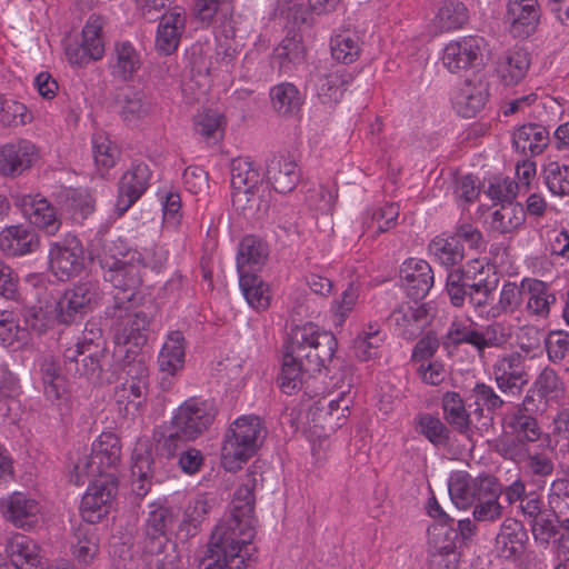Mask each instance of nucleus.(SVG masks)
Wrapping results in <instances>:
<instances>
[{
    "label": "nucleus",
    "instance_id": "nucleus-53",
    "mask_svg": "<svg viewBox=\"0 0 569 569\" xmlns=\"http://www.w3.org/2000/svg\"><path fill=\"white\" fill-rule=\"evenodd\" d=\"M270 98L273 109L283 116L297 112L301 106L300 92L290 82L274 86L270 91Z\"/></svg>",
    "mask_w": 569,
    "mask_h": 569
},
{
    "label": "nucleus",
    "instance_id": "nucleus-61",
    "mask_svg": "<svg viewBox=\"0 0 569 569\" xmlns=\"http://www.w3.org/2000/svg\"><path fill=\"white\" fill-rule=\"evenodd\" d=\"M472 396L475 397L476 405L473 413L480 417L483 416L485 410L492 415L506 405V401L495 389L483 382L476 383L472 389Z\"/></svg>",
    "mask_w": 569,
    "mask_h": 569
},
{
    "label": "nucleus",
    "instance_id": "nucleus-25",
    "mask_svg": "<svg viewBox=\"0 0 569 569\" xmlns=\"http://www.w3.org/2000/svg\"><path fill=\"white\" fill-rule=\"evenodd\" d=\"M490 475L472 477L467 471L451 473L448 481L449 496L452 503L459 509H468L475 505L478 495L482 491L480 487L488 482Z\"/></svg>",
    "mask_w": 569,
    "mask_h": 569
},
{
    "label": "nucleus",
    "instance_id": "nucleus-41",
    "mask_svg": "<svg viewBox=\"0 0 569 569\" xmlns=\"http://www.w3.org/2000/svg\"><path fill=\"white\" fill-rule=\"evenodd\" d=\"M313 373L307 370L302 361L292 353L291 347L287 345L279 377L281 390L287 395L293 393L302 387L306 378Z\"/></svg>",
    "mask_w": 569,
    "mask_h": 569
},
{
    "label": "nucleus",
    "instance_id": "nucleus-44",
    "mask_svg": "<svg viewBox=\"0 0 569 569\" xmlns=\"http://www.w3.org/2000/svg\"><path fill=\"white\" fill-rule=\"evenodd\" d=\"M29 340V331L20 325L17 315L11 310L0 309V346L18 350Z\"/></svg>",
    "mask_w": 569,
    "mask_h": 569
},
{
    "label": "nucleus",
    "instance_id": "nucleus-43",
    "mask_svg": "<svg viewBox=\"0 0 569 569\" xmlns=\"http://www.w3.org/2000/svg\"><path fill=\"white\" fill-rule=\"evenodd\" d=\"M429 254L436 262L446 267L453 268L461 263L465 258L463 246L456 237H436L428 246Z\"/></svg>",
    "mask_w": 569,
    "mask_h": 569
},
{
    "label": "nucleus",
    "instance_id": "nucleus-34",
    "mask_svg": "<svg viewBox=\"0 0 569 569\" xmlns=\"http://www.w3.org/2000/svg\"><path fill=\"white\" fill-rule=\"evenodd\" d=\"M482 491L478 495L473 508V518L480 522H493L502 517L503 508L499 502L501 487L496 477L491 476L487 483L480 487Z\"/></svg>",
    "mask_w": 569,
    "mask_h": 569
},
{
    "label": "nucleus",
    "instance_id": "nucleus-57",
    "mask_svg": "<svg viewBox=\"0 0 569 569\" xmlns=\"http://www.w3.org/2000/svg\"><path fill=\"white\" fill-rule=\"evenodd\" d=\"M41 376L47 399L52 402L59 400L66 391V386L59 366L52 358H46L41 362Z\"/></svg>",
    "mask_w": 569,
    "mask_h": 569
},
{
    "label": "nucleus",
    "instance_id": "nucleus-59",
    "mask_svg": "<svg viewBox=\"0 0 569 569\" xmlns=\"http://www.w3.org/2000/svg\"><path fill=\"white\" fill-rule=\"evenodd\" d=\"M509 427L517 436L519 442H535L541 436V429L533 415L516 410L510 417Z\"/></svg>",
    "mask_w": 569,
    "mask_h": 569
},
{
    "label": "nucleus",
    "instance_id": "nucleus-36",
    "mask_svg": "<svg viewBox=\"0 0 569 569\" xmlns=\"http://www.w3.org/2000/svg\"><path fill=\"white\" fill-rule=\"evenodd\" d=\"M517 151L525 156L541 154L549 143V131L538 123H528L519 127L512 136Z\"/></svg>",
    "mask_w": 569,
    "mask_h": 569
},
{
    "label": "nucleus",
    "instance_id": "nucleus-64",
    "mask_svg": "<svg viewBox=\"0 0 569 569\" xmlns=\"http://www.w3.org/2000/svg\"><path fill=\"white\" fill-rule=\"evenodd\" d=\"M351 76L336 71L323 76L319 79V96L327 98L329 101H338L346 86L349 83Z\"/></svg>",
    "mask_w": 569,
    "mask_h": 569
},
{
    "label": "nucleus",
    "instance_id": "nucleus-17",
    "mask_svg": "<svg viewBox=\"0 0 569 569\" xmlns=\"http://www.w3.org/2000/svg\"><path fill=\"white\" fill-rule=\"evenodd\" d=\"M151 171L144 163L133 164L127 170L118 183L116 210L119 216L128 211L140 199L149 187Z\"/></svg>",
    "mask_w": 569,
    "mask_h": 569
},
{
    "label": "nucleus",
    "instance_id": "nucleus-45",
    "mask_svg": "<svg viewBox=\"0 0 569 569\" xmlns=\"http://www.w3.org/2000/svg\"><path fill=\"white\" fill-rule=\"evenodd\" d=\"M130 306L128 303V310H123L126 316L122 322L121 339L126 345L132 343L140 347L147 342L150 317L142 310L130 312Z\"/></svg>",
    "mask_w": 569,
    "mask_h": 569
},
{
    "label": "nucleus",
    "instance_id": "nucleus-46",
    "mask_svg": "<svg viewBox=\"0 0 569 569\" xmlns=\"http://www.w3.org/2000/svg\"><path fill=\"white\" fill-rule=\"evenodd\" d=\"M468 20L469 12L463 2L447 0L433 18V24L440 32H447L462 28Z\"/></svg>",
    "mask_w": 569,
    "mask_h": 569
},
{
    "label": "nucleus",
    "instance_id": "nucleus-1",
    "mask_svg": "<svg viewBox=\"0 0 569 569\" xmlns=\"http://www.w3.org/2000/svg\"><path fill=\"white\" fill-rule=\"evenodd\" d=\"M256 478L247 475L234 491L230 515L221 520L211 533L207 555L199 569H250L256 548L251 542L256 535L254 523Z\"/></svg>",
    "mask_w": 569,
    "mask_h": 569
},
{
    "label": "nucleus",
    "instance_id": "nucleus-7",
    "mask_svg": "<svg viewBox=\"0 0 569 569\" xmlns=\"http://www.w3.org/2000/svg\"><path fill=\"white\" fill-rule=\"evenodd\" d=\"M102 298L100 283L86 279L64 291L56 306L57 320L62 325H72L91 312Z\"/></svg>",
    "mask_w": 569,
    "mask_h": 569
},
{
    "label": "nucleus",
    "instance_id": "nucleus-51",
    "mask_svg": "<svg viewBox=\"0 0 569 569\" xmlns=\"http://www.w3.org/2000/svg\"><path fill=\"white\" fill-rule=\"evenodd\" d=\"M76 542L72 543V555L76 560L84 566L90 565L99 552V539L94 529L79 527L74 533Z\"/></svg>",
    "mask_w": 569,
    "mask_h": 569
},
{
    "label": "nucleus",
    "instance_id": "nucleus-48",
    "mask_svg": "<svg viewBox=\"0 0 569 569\" xmlns=\"http://www.w3.org/2000/svg\"><path fill=\"white\" fill-rule=\"evenodd\" d=\"M231 187L232 189H259L262 178L259 169L247 157H238L231 160Z\"/></svg>",
    "mask_w": 569,
    "mask_h": 569
},
{
    "label": "nucleus",
    "instance_id": "nucleus-13",
    "mask_svg": "<svg viewBox=\"0 0 569 569\" xmlns=\"http://www.w3.org/2000/svg\"><path fill=\"white\" fill-rule=\"evenodd\" d=\"M431 320L430 309L426 303L402 302L389 316V322L403 339L418 337Z\"/></svg>",
    "mask_w": 569,
    "mask_h": 569
},
{
    "label": "nucleus",
    "instance_id": "nucleus-49",
    "mask_svg": "<svg viewBox=\"0 0 569 569\" xmlns=\"http://www.w3.org/2000/svg\"><path fill=\"white\" fill-rule=\"evenodd\" d=\"M239 286L253 309L266 310L270 306L269 288L256 273L239 276Z\"/></svg>",
    "mask_w": 569,
    "mask_h": 569
},
{
    "label": "nucleus",
    "instance_id": "nucleus-20",
    "mask_svg": "<svg viewBox=\"0 0 569 569\" xmlns=\"http://www.w3.org/2000/svg\"><path fill=\"white\" fill-rule=\"evenodd\" d=\"M38 149L29 140L21 139L0 147V174L16 177L23 173L38 159Z\"/></svg>",
    "mask_w": 569,
    "mask_h": 569
},
{
    "label": "nucleus",
    "instance_id": "nucleus-19",
    "mask_svg": "<svg viewBox=\"0 0 569 569\" xmlns=\"http://www.w3.org/2000/svg\"><path fill=\"white\" fill-rule=\"evenodd\" d=\"M541 10L538 0H509L505 22L516 38H527L536 30Z\"/></svg>",
    "mask_w": 569,
    "mask_h": 569
},
{
    "label": "nucleus",
    "instance_id": "nucleus-60",
    "mask_svg": "<svg viewBox=\"0 0 569 569\" xmlns=\"http://www.w3.org/2000/svg\"><path fill=\"white\" fill-rule=\"evenodd\" d=\"M531 387L548 401L557 400L565 391L562 380L550 367H546L539 372Z\"/></svg>",
    "mask_w": 569,
    "mask_h": 569
},
{
    "label": "nucleus",
    "instance_id": "nucleus-35",
    "mask_svg": "<svg viewBox=\"0 0 569 569\" xmlns=\"http://www.w3.org/2000/svg\"><path fill=\"white\" fill-rule=\"evenodd\" d=\"M184 357L186 342L182 332H170L158 356V366L163 378L176 376L184 366Z\"/></svg>",
    "mask_w": 569,
    "mask_h": 569
},
{
    "label": "nucleus",
    "instance_id": "nucleus-16",
    "mask_svg": "<svg viewBox=\"0 0 569 569\" xmlns=\"http://www.w3.org/2000/svg\"><path fill=\"white\" fill-rule=\"evenodd\" d=\"M14 202L31 224L49 236H54L59 231L61 221L56 208L46 198L39 194H21L16 197Z\"/></svg>",
    "mask_w": 569,
    "mask_h": 569
},
{
    "label": "nucleus",
    "instance_id": "nucleus-5",
    "mask_svg": "<svg viewBox=\"0 0 569 569\" xmlns=\"http://www.w3.org/2000/svg\"><path fill=\"white\" fill-rule=\"evenodd\" d=\"M164 260L166 257L161 252L158 262L150 264L146 262L141 252H132V258L124 259L120 261V263L101 268L104 281L119 290L118 295L114 297V307L119 312H121V310H128V303H131L136 297V292L142 282L140 269L151 267L158 270L161 268ZM118 317L122 318V315L119 313Z\"/></svg>",
    "mask_w": 569,
    "mask_h": 569
},
{
    "label": "nucleus",
    "instance_id": "nucleus-3",
    "mask_svg": "<svg viewBox=\"0 0 569 569\" xmlns=\"http://www.w3.org/2000/svg\"><path fill=\"white\" fill-rule=\"evenodd\" d=\"M288 345L307 370L313 372L328 368L338 346L333 333L321 330L311 322L293 328Z\"/></svg>",
    "mask_w": 569,
    "mask_h": 569
},
{
    "label": "nucleus",
    "instance_id": "nucleus-52",
    "mask_svg": "<svg viewBox=\"0 0 569 569\" xmlns=\"http://www.w3.org/2000/svg\"><path fill=\"white\" fill-rule=\"evenodd\" d=\"M473 276L463 268L450 269L446 278V292L453 307L460 308L465 305L472 284Z\"/></svg>",
    "mask_w": 569,
    "mask_h": 569
},
{
    "label": "nucleus",
    "instance_id": "nucleus-18",
    "mask_svg": "<svg viewBox=\"0 0 569 569\" xmlns=\"http://www.w3.org/2000/svg\"><path fill=\"white\" fill-rule=\"evenodd\" d=\"M482 42L483 40L478 37H465L449 42L442 54L443 66L450 72H459L479 66Z\"/></svg>",
    "mask_w": 569,
    "mask_h": 569
},
{
    "label": "nucleus",
    "instance_id": "nucleus-24",
    "mask_svg": "<svg viewBox=\"0 0 569 569\" xmlns=\"http://www.w3.org/2000/svg\"><path fill=\"white\" fill-rule=\"evenodd\" d=\"M400 278L409 297L423 299L433 286V271L426 260L408 259L400 269Z\"/></svg>",
    "mask_w": 569,
    "mask_h": 569
},
{
    "label": "nucleus",
    "instance_id": "nucleus-33",
    "mask_svg": "<svg viewBox=\"0 0 569 569\" xmlns=\"http://www.w3.org/2000/svg\"><path fill=\"white\" fill-rule=\"evenodd\" d=\"M483 273V266L480 264V269L473 273L472 284H470V291H468V300L480 318L487 320L496 319V315L491 312L493 303H490V301L492 300L498 280L489 281L482 277Z\"/></svg>",
    "mask_w": 569,
    "mask_h": 569
},
{
    "label": "nucleus",
    "instance_id": "nucleus-26",
    "mask_svg": "<svg viewBox=\"0 0 569 569\" xmlns=\"http://www.w3.org/2000/svg\"><path fill=\"white\" fill-rule=\"evenodd\" d=\"M457 538L458 532L452 525H435L429 529V552L432 557L442 558L438 563H443L447 569H456L459 562Z\"/></svg>",
    "mask_w": 569,
    "mask_h": 569
},
{
    "label": "nucleus",
    "instance_id": "nucleus-54",
    "mask_svg": "<svg viewBox=\"0 0 569 569\" xmlns=\"http://www.w3.org/2000/svg\"><path fill=\"white\" fill-rule=\"evenodd\" d=\"M416 431L426 437L433 446H446L450 440V430L436 416L420 413L416 418Z\"/></svg>",
    "mask_w": 569,
    "mask_h": 569
},
{
    "label": "nucleus",
    "instance_id": "nucleus-14",
    "mask_svg": "<svg viewBox=\"0 0 569 569\" xmlns=\"http://www.w3.org/2000/svg\"><path fill=\"white\" fill-rule=\"evenodd\" d=\"M106 357L107 355H101L98 346L89 347L87 351L67 348L63 352L64 371L73 378L97 381L101 378Z\"/></svg>",
    "mask_w": 569,
    "mask_h": 569
},
{
    "label": "nucleus",
    "instance_id": "nucleus-29",
    "mask_svg": "<svg viewBox=\"0 0 569 569\" xmlns=\"http://www.w3.org/2000/svg\"><path fill=\"white\" fill-rule=\"evenodd\" d=\"M488 97V83L486 81L465 80L453 96V106L462 117L472 118L483 109Z\"/></svg>",
    "mask_w": 569,
    "mask_h": 569
},
{
    "label": "nucleus",
    "instance_id": "nucleus-22",
    "mask_svg": "<svg viewBox=\"0 0 569 569\" xmlns=\"http://www.w3.org/2000/svg\"><path fill=\"white\" fill-rule=\"evenodd\" d=\"M186 22V13L181 8H173L161 16L154 43L159 53L169 56L177 51Z\"/></svg>",
    "mask_w": 569,
    "mask_h": 569
},
{
    "label": "nucleus",
    "instance_id": "nucleus-63",
    "mask_svg": "<svg viewBox=\"0 0 569 569\" xmlns=\"http://www.w3.org/2000/svg\"><path fill=\"white\" fill-rule=\"evenodd\" d=\"M523 300L522 287H517L513 282H507L502 286L499 300L493 303L492 315L499 318L503 313L513 312L518 309Z\"/></svg>",
    "mask_w": 569,
    "mask_h": 569
},
{
    "label": "nucleus",
    "instance_id": "nucleus-8",
    "mask_svg": "<svg viewBox=\"0 0 569 569\" xmlns=\"http://www.w3.org/2000/svg\"><path fill=\"white\" fill-rule=\"evenodd\" d=\"M89 487L82 497L80 515L90 525L99 522L110 510L118 493L116 472L94 473L84 478Z\"/></svg>",
    "mask_w": 569,
    "mask_h": 569
},
{
    "label": "nucleus",
    "instance_id": "nucleus-38",
    "mask_svg": "<svg viewBox=\"0 0 569 569\" xmlns=\"http://www.w3.org/2000/svg\"><path fill=\"white\" fill-rule=\"evenodd\" d=\"M530 63L527 51L520 49L508 51L498 59L496 72L505 86H515L526 77Z\"/></svg>",
    "mask_w": 569,
    "mask_h": 569
},
{
    "label": "nucleus",
    "instance_id": "nucleus-31",
    "mask_svg": "<svg viewBox=\"0 0 569 569\" xmlns=\"http://www.w3.org/2000/svg\"><path fill=\"white\" fill-rule=\"evenodd\" d=\"M528 535L522 523L513 518H507L496 537V548L505 559L520 557L525 551Z\"/></svg>",
    "mask_w": 569,
    "mask_h": 569
},
{
    "label": "nucleus",
    "instance_id": "nucleus-56",
    "mask_svg": "<svg viewBox=\"0 0 569 569\" xmlns=\"http://www.w3.org/2000/svg\"><path fill=\"white\" fill-rule=\"evenodd\" d=\"M99 242L101 251L98 253V259L101 268L120 263L124 259L132 258V252H139L129 248L128 243L120 237L99 239Z\"/></svg>",
    "mask_w": 569,
    "mask_h": 569
},
{
    "label": "nucleus",
    "instance_id": "nucleus-27",
    "mask_svg": "<svg viewBox=\"0 0 569 569\" xmlns=\"http://www.w3.org/2000/svg\"><path fill=\"white\" fill-rule=\"evenodd\" d=\"M141 64V54L130 41L114 42L109 61V70L116 80L122 82L132 80L140 70Z\"/></svg>",
    "mask_w": 569,
    "mask_h": 569
},
{
    "label": "nucleus",
    "instance_id": "nucleus-9",
    "mask_svg": "<svg viewBox=\"0 0 569 569\" xmlns=\"http://www.w3.org/2000/svg\"><path fill=\"white\" fill-rule=\"evenodd\" d=\"M214 417L216 408L211 401L191 397L174 411L171 428L184 439L194 440L208 430Z\"/></svg>",
    "mask_w": 569,
    "mask_h": 569
},
{
    "label": "nucleus",
    "instance_id": "nucleus-39",
    "mask_svg": "<svg viewBox=\"0 0 569 569\" xmlns=\"http://www.w3.org/2000/svg\"><path fill=\"white\" fill-rule=\"evenodd\" d=\"M268 252L266 244L254 236L244 237L239 243L237 270L239 276L252 274L264 263Z\"/></svg>",
    "mask_w": 569,
    "mask_h": 569
},
{
    "label": "nucleus",
    "instance_id": "nucleus-10",
    "mask_svg": "<svg viewBox=\"0 0 569 569\" xmlns=\"http://www.w3.org/2000/svg\"><path fill=\"white\" fill-rule=\"evenodd\" d=\"M104 19L91 14L87 20L81 36V42H71L66 48V56L71 64L83 67L90 62L101 60L106 51Z\"/></svg>",
    "mask_w": 569,
    "mask_h": 569
},
{
    "label": "nucleus",
    "instance_id": "nucleus-11",
    "mask_svg": "<svg viewBox=\"0 0 569 569\" xmlns=\"http://www.w3.org/2000/svg\"><path fill=\"white\" fill-rule=\"evenodd\" d=\"M49 266L60 281L77 277L84 267L80 240L76 236L68 234L62 241L53 242L49 251Z\"/></svg>",
    "mask_w": 569,
    "mask_h": 569
},
{
    "label": "nucleus",
    "instance_id": "nucleus-32",
    "mask_svg": "<svg viewBox=\"0 0 569 569\" xmlns=\"http://www.w3.org/2000/svg\"><path fill=\"white\" fill-rule=\"evenodd\" d=\"M523 297L527 298V310L530 315L547 318L550 308L556 303V295L550 286L535 278H525L521 281Z\"/></svg>",
    "mask_w": 569,
    "mask_h": 569
},
{
    "label": "nucleus",
    "instance_id": "nucleus-50",
    "mask_svg": "<svg viewBox=\"0 0 569 569\" xmlns=\"http://www.w3.org/2000/svg\"><path fill=\"white\" fill-rule=\"evenodd\" d=\"M525 216L521 204L507 201L493 211L491 228L500 233L511 232L525 222Z\"/></svg>",
    "mask_w": 569,
    "mask_h": 569
},
{
    "label": "nucleus",
    "instance_id": "nucleus-2",
    "mask_svg": "<svg viewBox=\"0 0 569 569\" xmlns=\"http://www.w3.org/2000/svg\"><path fill=\"white\" fill-rule=\"evenodd\" d=\"M267 429L258 416H242L227 430L221 448L226 470L237 471L262 446Z\"/></svg>",
    "mask_w": 569,
    "mask_h": 569
},
{
    "label": "nucleus",
    "instance_id": "nucleus-15",
    "mask_svg": "<svg viewBox=\"0 0 569 569\" xmlns=\"http://www.w3.org/2000/svg\"><path fill=\"white\" fill-rule=\"evenodd\" d=\"M4 517L17 528L30 530L36 528L42 518L40 502L24 492H13L1 502Z\"/></svg>",
    "mask_w": 569,
    "mask_h": 569
},
{
    "label": "nucleus",
    "instance_id": "nucleus-40",
    "mask_svg": "<svg viewBox=\"0 0 569 569\" xmlns=\"http://www.w3.org/2000/svg\"><path fill=\"white\" fill-rule=\"evenodd\" d=\"M445 420L459 433L469 436L471 432L470 413L461 396L456 391H447L441 399Z\"/></svg>",
    "mask_w": 569,
    "mask_h": 569
},
{
    "label": "nucleus",
    "instance_id": "nucleus-47",
    "mask_svg": "<svg viewBox=\"0 0 569 569\" xmlns=\"http://www.w3.org/2000/svg\"><path fill=\"white\" fill-rule=\"evenodd\" d=\"M542 176L546 187L552 194L569 196V157L547 161L542 168Z\"/></svg>",
    "mask_w": 569,
    "mask_h": 569
},
{
    "label": "nucleus",
    "instance_id": "nucleus-21",
    "mask_svg": "<svg viewBox=\"0 0 569 569\" xmlns=\"http://www.w3.org/2000/svg\"><path fill=\"white\" fill-rule=\"evenodd\" d=\"M266 177L277 192L288 193L298 186L301 171L292 154H273L266 162Z\"/></svg>",
    "mask_w": 569,
    "mask_h": 569
},
{
    "label": "nucleus",
    "instance_id": "nucleus-12",
    "mask_svg": "<svg viewBox=\"0 0 569 569\" xmlns=\"http://www.w3.org/2000/svg\"><path fill=\"white\" fill-rule=\"evenodd\" d=\"M492 375L502 393L520 395L529 382L526 357L517 351L498 357L492 366Z\"/></svg>",
    "mask_w": 569,
    "mask_h": 569
},
{
    "label": "nucleus",
    "instance_id": "nucleus-30",
    "mask_svg": "<svg viewBox=\"0 0 569 569\" xmlns=\"http://www.w3.org/2000/svg\"><path fill=\"white\" fill-rule=\"evenodd\" d=\"M6 552L17 569H39L43 563L40 547L22 533H16L8 539Z\"/></svg>",
    "mask_w": 569,
    "mask_h": 569
},
{
    "label": "nucleus",
    "instance_id": "nucleus-42",
    "mask_svg": "<svg viewBox=\"0 0 569 569\" xmlns=\"http://www.w3.org/2000/svg\"><path fill=\"white\" fill-rule=\"evenodd\" d=\"M303 60L305 47L298 33L288 34L273 52V63L282 73H290Z\"/></svg>",
    "mask_w": 569,
    "mask_h": 569
},
{
    "label": "nucleus",
    "instance_id": "nucleus-4",
    "mask_svg": "<svg viewBox=\"0 0 569 569\" xmlns=\"http://www.w3.org/2000/svg\"><path fill=\"white\" fill-rule=\"evenodd\" d=\"M174 520L173 511L163 506L154 507L146 519L138 543L144 555L152 557L150 565L157 569H171L177 565L176 546L167 537Z\"/></svg>",
    "mask_w": 569,
    "mask_h": 569
},
{
    "label": "nucleus",
    "instance_id": "nucleus-62",
    "mask_svg": "<svg viewBox=\"0 0 569 569\" xmlns=\"http://www.w3.org/2000/svg\"><path fill=\"white\" fill-rule=\"evenodd\" d=\"M32 119L28 108L18 101L7 100L0 94V122L6 127L29 123Z\"/></svg>",
    "mask_w": 569,
    "mask_h": 569
},
{
    "label": "nucleus",
    "instance_id": "nucleus-6",
    "mask_svg": "<svg viewBox=\"0 0 569 569\" xmlns=\"http://www.w3.org/2000/svg\"><path fill=\"white\" fill-rule=\"evenodd\" d=\"M121 445L118 437L111 432H103L92 445L89 456L74 463L70 471V481L77 486L84 485V478L94 473L114 472L120 462Z\"/></svg>",
    "mask_w": 569,
    "mask_h": 569
},
{
    "label": "nucleus",
    "instance_id": "nucleus-58",
    "mask_svg": "<svg viewBox=\"0 0 569 569\" xmlns=\"http://www.w3.org/2000/svg\"><path fill=\"white\" fill-rule=\"evenodd\" d=\"M92 152L94 163L100 171H108L110 168H112L120 156L118 147L102 133H97L93 136Z\"/></svg>",
    "mask_w": 569,
    "mask_h": 569
},
{
    "label": "nucleus",
    "instance_id": "nucleus-37",
    "mask_svg": "<svg viewBox=\"0 0 569 569\" xmlns=\"http://www.w3.org/2000/svg\"><path fill=\"white\" fill-rule=\"evenodd\" d=\"M120 114L127 123L148 117L154 107L152 99L142 90L127 88L118 96Z\"/></svg>",
    "mask_w": 569,
    "mask_h": 569
},
{
    "label": "nucleus",
    "instance_id": "nucleus-55",
    "mask_svg": "<svg viewBox=\"0 0 569 569\" xmlns=\"http://www.w3.org/2000/svg\"><path fill=\"white\" fill-rule=\"evenodd\" d=\"M361 51L360 38L356 33L343 32L331 40L332 58L345 64L356 61Z\"/></svg>",
    "mask_w": 569,
    "mask_h": 569
},
{
    "label": "nucleus",
    "instance_id": "nucleus-28",
    "mask_svg": "<svg viewBox=\"0 0 569 569\" xmlns=\"http://www.w3.org/2000/svg\"><path fill=\"white\" fill-rule=\"evenodd\" d=\"M39 244L38 234L30 227L16 224L0 232V250L7 256L19 257L32 253Z\"/></svg>",
    "mask_w": 569,
    "mask_h": 569
},
{
    "label": "nucleus",
    "instance_id": "nucleus-23",
    "mask_svg": "<svg viewBox=\"0 0 569 569\" xmlns=\"http://www.w3.org/2000/svg\"><path fill=\"white\" fill-rule=\"evenodd\" d=\"M446 338L449 343L459 346L468 343L476 348L479 355H482L487 348L498 347L502 339L497 336V327L487 326L483 331H478L461 321H453L447 332Z\"/></svg>",
    "mask_w": 569,
    "mask_h": 569
}]
</instances>
